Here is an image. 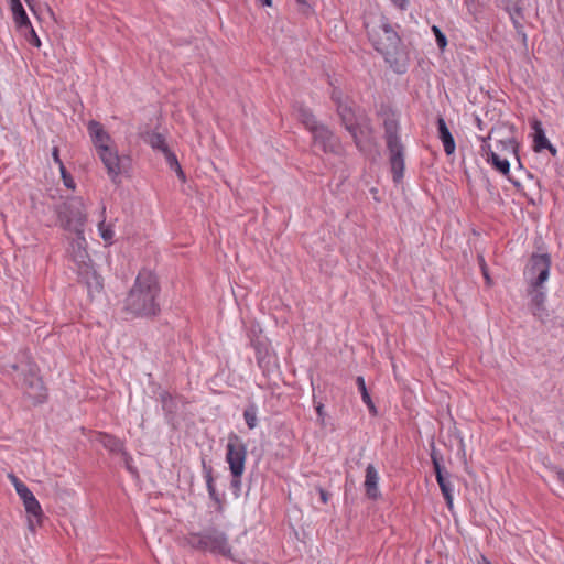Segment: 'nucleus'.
I'll list each match as a JSON object with an SVG mask.
<instances>
[{"mask_svg":"<svg viewBox=\"0 0 564 564\" xmlns=\"http://www.w3.org/2000/svg\"><path fill=\"white\" fill-rule=\"evenodd\" d=\"M332 100L335 102L336 108L339 104H346L349 101V99H343L341 91L338 89H334L332 93Z\"/></svg>","mask_w":564,"mask_h":564,"instance_id":"nucleus-41","label":"nucleus"},{"mask_svg":"<svg viewBox=\"0 0 564 564\" xmlns=\"http://www.w3.org/2000/svg\"><path fill=\"white\" fill-rule=\"evenodd\" d=\"M476 120H477V126L481 129L482 121L479 118H477Z\"/></svg>","mask_w":564,"mask_h":564,"instance_id":"nucleus-54","label":"nucleus"},{"mask_svg":"<svg viewBox=\"0 0 564 564\" xmlns=\"http://www.w3.org/2000/svg\"><path fill=\"white\" fill-rule=\"evenodd\" d=\"M87 242L84 236V231L79 234H75V238L70 241L69 252L74 262H76L80 268L87 265V261H90L89 254L87 252Z\"/></svg>","mask_w":564,"mask_h":564,"instance_id":"nucleus-18","label":"nucleus"},{"mask_svg":"<svg viewBox=\"0 0 564 564\" xmlns=\"http://www.w3.org/2000/svg\"><path fill=\"white\" fill-rule=\"evenodd\" d=\"M247 459V446L242 438L235 432L228 434L226 445V462L229 465L231 475L238 476L245 473V464Z\"/></svg>","mask_w":564,"mask_h":564,"instance_id":"nucleus-7","label":"nucleus"},{"mask_svg":"<svg viewBox=\"0 0 564 564\" xmlns=\"http://www.w3.org/2000/svg\"><path fill=\"white\" fill-rule=\"evenodd\" d=\"M391 2L400 10H405L409 6V0H391Z\"/></svg>","mask_w":564,"mask_h":564,"instance_id":"nucleus-44","label":"nucleus"},{"mask_svg":"<svg viewBox=\"0 0 564 564\" xmlns=\"http://www.w3.org/2000/svg\"><path fill=\"white\" fill-rule=\"evenodd\" d=\"M541 289L542 288H531L529 291L532 294L530 310L536 318L543 322L544 318L549 316V313L544 306L546 295Z\"/></svg>","mask_w":564,"mask_h":564,"instance_id":"nucleus-22","label":"nucleus"},{"mask_svg":"<svg viewBox=\"0 0 564 564\" xmlns=\"http://www.w3.org/2000/svg\"><path fill=\"white\" fill-rule=\"evenodd\" d=\"M356 384H357V388H358V390H359V392L361 394L362 401L364 402H368V401L370 402L371 397H370V394H369V392L367 390L366 382H365V379H364L362 376H358L356 378Z\"/></svg>","mask_w":564,"mask_h":564,"instance_id":"nucleus-33","label":"nucleus"},{"mask_svg":"<svg viewBox=\"0 0 564 564\" xmlns=\"http://www.w3.org/2000/svg\"><path fill=\"white\" fill-rule=\"evenodd\" d=\"M488 163L492 165L495 170L500 172L502 175L508 176L510 173V163L507 159H500V156L496 152H490L488 154Z\"/></svg>","mask_w":564,"mask_h":564,"instance_id":"nucleus-27","label":"nucleus"},{"mask_svg":"<svg viewBox=\"0 0 564 564\" xmlns=\"http://www.w3.org/2000/svg\"><path fill=\"white\" fill-rule=\"evenodd\" d=\"M163 155L165 158L166 163L172 170L180 165L175 153L172 152L170 149L165 150V152H163Z\"/></svg>","mask_w":564,"mask_h":564,"instance_id":"nucleus-36","label":"nucleus"},{"mask_svg":"<svg viewBox=\"0 0 564 564\" xmlns=\"http://www.w3.org/2000/svg\"><path fill=\"white\" fill-rule=\"evenodd\" d=\"M243 474H239L238 476L231 475L230 487L234 490L236 497H239L241 490V477Z\"/></svg>","mask_w":564,"mask_h":564,"instance_id":"nucleus-37","label":"nucleus"},{"mask_svg":"<svg viewBox=\"0 0 564 564\" xmlns=\"http://www.w3.org/2000/svg\"><path fill=\"white\" fill-rule=\"evenodd\" d=\"M61 174H62V178H63L64 185L67 188H74L75 187L74 180H73L70 173L67 172L65 166H64V171H61Z\"/></svg>","mask_w":564,"mask_h":564,"instance_id":"nucleus-39","label":"nucleus"},{"mask_svg":"<svg viewBox=\"0 0 564 564\" xmlns=\"http://www.w3.org/2000/svg\"><path fill=\"white\" fill-rule=\"evenodd\" d=\"M531 128L533 130V150L535 152H542L544 150H549L550 153L555 156L557 153L556 148L550 142V140L545 135V131L542 127L541 121L534 119L531 122Z\"/></svg>","mask_w":564,"mask_h":564,"instance_id":"nucleus-17","label":"nucleus"},{"mask_svg":"<svg viewBox=\"0 0 564 564\" xmlns=\"http://www.w3.org/2000/svg\"><path fill=\"white\" fill-rule=\"evenodd\" d=\"M436 127L438 139L442 141L444 147V152L446 155H452L455 152L456 143L452 132L446 124L445 119L442 116L437 117Z\"/></svg>","mask_w":564,"mask_h":564,"instance_id":"nucleus-20","label":"nucleus"},{"mask_svg":"<svg viewBox=\"0 0 564 564\" xmlns=\"http://www.w3.org/2000/svg\"><path fill=\"white\" fill-rule=\"evenodd\" d=\"M13 371H21L23 375L22 389L24 394L32 400L33 404L44 403L47 399V389L44 386L37 364L31 357L29 350L19 352L18 361L10 365Z\"/></svg>","mask_w":564,"mask_h":564,"instance_id":"nucleus-4","label":"nucleus"},{"mask_svg":"<svg viewBox=\"0 0 564 564\" xmlns=\"http://www.w3.org/2000/svg\"><path fill=\"white\" fill-rule=\"evenodd\" d=\"M510 19H511V21H512V24H513V26H514V29H516L517 33H519V34L521 33V34L523 35V39L525 40V34L523 33V25H522V23L520 22V20H521L522 18H510Z\"/></svg>","mask_w":564,"mask_h":564,"instance_id":"nucleus-43","label":"nucleus"},{"mask_svg":"<svg viewBox=\"0 0 564 564\" xmlns=\"http://www.w3.org/2000/svg\"><path fill=\"white\" fill-rule=\"evenodd\" d=\"M52 158L54 162L58 165L59 171H64V163L59 158V149L58 147H54L52 150Z\"/></svg>","mask_w":564,"mask_h":564,"instance_id":"nucleus-42","label":"nucleus"},{"mask_svg":"<svg viewBox=\"0 0 564 564\" xmlns=\"http://www.w3.org/2000/svg\"><path fill=\"white\" fill-rule=\"evenodd\" d=\"M317 490H318L322 502L327 503L328 499H329V494L322 487H318Z\"/></svg>","mask_w":564,"mask_h":564,"instance_id":"nucleus-45","label":"nucleus"},{"mask_svg":"<svg viewBox=\"0 0 564 564\" xmlns=\"http://www.w3.org/2000/svg\"><path fill=\"white\" fill-rule=\"evenodd\" d=\"M336 111L338 117L340 118L341 124L351 135L354 143L359 150H361L362 147L360 134H362V124L361 122H359L355 102L352 100H349L346 104H339Z\"/></svg>","mask_w":564,"mask_h":564,"instance_id":"nucleus-9","label":"nucleus"},{"mask_svg":"<svg viewBox=\"0 0 564 564\" xmlns=\"http://www.w3.org/2000/svg\"><path fill=\"white\" fill-rule=\"evenodd\" d=\"M87 129H88L89 135L91 138V142H93L94 147L96 148L97 152L99 150L105 151L106 148L111 147L110 145L111 137L104 129V126L100 122H98L96 120H90L88 122Z\"/></svg>","mask_w":564,"mask_h":564,"instance_id":"nucleus-16","label":"nucleus"},{"mask_svg":"<svg viewBox=\"0 0 564 564\" xmlns=\"http://www.w3.org/2000/svg\"><path fill=\"white\" fill-rule=\"evenodd\" d=\"M156 400L161 403L162 410L169 420H172L177 412V401L169 391L159 388Z\"/></svg>","mask_w":564,"mask_h":564,"instance_id":"nucleus-23","label":"nucleus"},{"mask_svg":"<svg viewBox=\"0 0 564 564\" xmlns=\"http://www.w3.org/2000/svg\"><path fill=\"white\" fill-rule=\"evenodd\" d=\"M365 404L367 405L369 412L372 414V415H376L377 414V408L372 401V399H370V402H365Z\"/></svg>","mask_w":564,"mask_h":564,"instance_id":"nucleus-48","label":"nucleus"},{"mask_svg":"<svg viewBox=\"0 0 564 564\" xmlns=\"http://www.w3.org/2000/svg\"><path fill=\"white\" fill-rule=\"evenodd\" d=\"M251 345L256 350V359H257L258 366L261 368L262 361L264 359L263 345L260 341H254L253 339L251 340Z\"/></svg>","mask_w":564,"mask_h":564,"instance_id":"nucleus-35","label":"nucleus"},{"mask_svg":"<svg viewBox=\"0 0 564 564\" xmlns=\"http://www.w3.org/2000/svg\"><path fill=\"white\" fill-rule=\"evenodd\" d=\"M29 30V34L26 35V39L29 41V43L35 47H40L41 46V40L40 37L37 36L36 32L34 31V29L31 26V28H26Z\"/></svg>","mask_w":564,"mask_h":564,"instance_id":"nucleus-38","label":"nucleus"},{"mask_svg":"<svg viewBox=\"0 0 564 564\" xmlns=\"http://www.w3.org/2000/svg\"><path fill=\"white\" fill-rule=\"evenodd\" d=\"M377 117L382 120L392 181L394 184H400L404 177L405 147L401 141L399 115L390 105L381 104L377 110Z\"/></svg>","mask_w":564,"mask_h":564,"instance_id":"nucleus-3","label":"nucleus"},{"mask_svg":"<svg viewBox=\"0 0 564 564\" xmlns=\"http://www.w3.org/2000/svg\"><path fill=\"white\" fill-rule=\"evenodd\" d=\"M431 460L433 464V469L435 473L436 481L440 486L442 495L445 499L447 508L451 510L453 508V486L449 481L451 474L445 469L442 465L443 456L438 451H436L434 444L432 443L431 451Z\"/></svg>","mask_w":564,"mask_h":564,"instance_id":"nucleus-10","label":"nucleus"},{"mask_svg":"<svg viewBox=\"0 0 564 564\" xmlns=\"http://www.w3.org/2000/svg\"><path fill=\"white\" fill-rule=\"evenodd\" d=\"M97 154L105 165L111 181L115 184H119L121 174V159L118 154V151L115 148L109 147L106 148L105 151L99 150Z\"/></svg>","mask_w":564,"mask_h":564,"instance_id":"nucleus-13","label":"nucleus"},{"mask_svg":"<svg viewBox=\"0 0 564 564\" xmlns=\"http://www.w3.org/2000/svg\"><path fill=\"white\" fill-rule=\"evenodd\" d=\"M553 470L555 471L557 480L564 486V470L558 467H554Z\"/></svg>","mask_w":564,"mask_h":564,"instance_id":"nucleus-47","label":"nucleus"},{"mask_svg":"<svg viewBox=\"0 0 564 564\" xmlns=\"http://www.w3.org/2000/svg\"><path fill=\"white\" fill-rule=\"evenodd\" d=\"M431 30L435 36V41L438 48L441 51H444L445 47L447 46V37L445 33L437 25H433Z\"/></svg>","mask_w":564,"mask_h":564,"instance_id":"nucleus-29","label":"nucleus"},{"mask_svg":"<svg viewBox=\"0 0 564 564\" xmlns=\"http://www.w3.org/2000/svg\"><path fill=\"white\" fill-rule=\"evenodd\" d=\"M518 2L512 3L511 6L506 4L505 9L509 13L510 18H523V8Z\"/></svg>","mask_w":564,"mask_h":564,"instance_id":"nucleus-34","label":"nucleus"},{"mask_svg":"<svg viewBox=\"0 0 564 564\" xmlns=\"http://www.w3.org/2000/svg\"><path fill=\"white\" fill-rule=\"evenodd\" d=\"M492 132H494V130H491V131L489 132L488 137H486V138H482V139H481V140H482V144H481L480 149H481V152H482L486 156H488V154H489L490 152H494V151L491 150L490 144L487 142V140L491 139V134H492ZM486 159L488 160V158H486Z\"/></svg>","mask_w":564,"mask_h":564,"instance_id":"nucleus-40","label":"nucleus"},{"mask_svg":"<svg viewBox=\"0 0 564 564\" xmlns=\"http://www.w3.org/2000/svg\"><path fill=\"white\" fill-rule=\"evenodd\" d=\"M130 462H131V460H128V462H127V460H124V463H126V467H127V469H128L130 473L134 474V473H137V469H135V468H133V467L130 465Z\"/></svg>","mask_w":564,"mask_h":564,"instance_id":"nucleus-51","label":"nucleus"},{"mask_svg":"<svg viewBox=\"0 0 564 564\" xmlns=\"http://www.w3.org/2000/svg\"><path fill=\"white\" fill-rule=\"evenodd\" d=\"M187 545L194 550L231 556V547L226 533L216 527H208L200 532H191L185 538Z\"/></svg>","mask_w":564,"mask_h":564,"instance_id":"nucleus-5","label":"nucleus"},{"mask_svg":"<svg viewBox=\"0 0 564 564\" xmlns=\"http://www.w3.org/2000/svg\"><path fill=\"white\" fill-rule=\"evenodd\" d=\"M296 111L297 119L310 132L314 131L315 128L322 124L317 121L316 117L314 116L313 111L310 108L300 105Z\"/></svg>","mask_w":564,"mask_h":564,"instance_id":"nucleus-25","label":"nucleus"},{"mask_svg":"<svg viewBox=\"0 0 564 564\" xmlns=\"http://www.w3.org/2000/svg\"><path fill=\"white\" fill-rule=\"evenodd\" d=\"M99 442L109 452L121 454L123 460H132L131 455L124 449L123 442L117 436L107 433H100Z\"/></svg>","mask_w":564,"mask_h":564,"instance_id":"nucleus-21","label":"nucleus"},{"mask_svg":"<svg viewBox=\"0 0 564 564\" xmlns=\"http://www.w3.org/2000/svg\"><path fill=\"white\" fill-rule=\"evenodd\" d=\"M55 210L64 230L79 235L84 231L86 214L80 198L72 197L57 205Z\"/></svg>","mask_w":564,"mask_h":564,"instance_id":"nucleus-6","label":"nucleus"},{"mask_svg":"<svg viewBox=\"0 0 564 564\" xmlns=\"http://www.w3.org/2000/svg\"><path fill=\"white\" fill-rule=\"evenodd\" d=\"M79 281L84 282L88 295L93 299L95 294H100L104 289V279L93 268L85 265L79 269Z\"/></svg>","mask_w":564,"mask_h":564,"instance_id":"nucleus-15","label":"nucleus"},{"mask_svg":"<svg viewBox=\"0 0 564 564\" xmlns=\"http://www.w3.org/2000/svg\"><path fill=\"white\" fill-rule=\"evenodd\" d=\"M499 144L501 145V149L502 150H508L510 149L512 151V153L517 156L518 161L520 162V159L518 156V148H519V144L518 142L516 141L514 138H508L506 140H500L499 141Z\"/></svg>","mask_w":564,"mask_h":564,"instance_id":"nucleus-31","label":"nucleus"},{"mask_svg":"<svg viewBox=\"0 0 564 564\" xmlns=\"http://www.w3.org/2000/svg\"><path fill=\"white\" fill-rule=\"evenodd\" d=\"M367 34L373 48L383 56L395 73L406 72L408 53L399 33L387 17L382 15L377 26L367 29Z\"/></svg>","mask_w":564,"mask_h":564,"instance_id":"nucleus-2","label":"nucleus"},{"mask_svg":"<svg viewBox=\"0 0 564 564\" xmlns=\"http://www.w3.org/2000/svg\"><path fill=\"white\" fill-rule=\"evenodd\" d=\"M295 1L300 6L302 12L306 13L311 10V7L307 3V0H295Z\"/></svg>","mask_w":564,"mask_h":564,"instance_id":"nucleus-46","label":"nucleus"},{"mask_svg":"<svg viewBox=\"0 0 564 564\" xmlns=\"http://www.w3.org/2000/svg\"><path fill=\"white\" fill-rule=\"evenodd\" d=\"M98 227H99L101 238L107 242L111 241L115 236L111 225H106L105 220H102L99 223Z\"/></svg>","mask_w":564,"mask_h":564,"instance_id":"nucleus-32","label":"nucleus"},{"mask_svg":"<svg viewBox=\"0 0 564 564\" xmlns=\"http://www.w3.org/2000/svg\"><path fill=\"white\" fill-rule=\"evenodd\" d=\"M313 402L316 410L317 419L321 421V424L324 425V420L326 416L324 403L317 400V395L315 393V388L313 387Z\"/></svg>","mask_w":564,"mask_h":564,"instance_id":"nucleus-30","label":"nucleus"},{"mask_svg":"<svg viewBox=\"0 0 564 564\" xmlns=\"http://www.w3.org/2000/svg\"><path fill=\"white\" fill-rule=\"evenodd\" d=\"M9 479L14 486L17 494L22 499L25 511L30 517H33L37 524L41 525L42 520L44 518V513L39 500L35 498L33 492L28 488V486L22 482L14 474H9ZM29 528L34 531L33 520L29 518Z\"/></svg>","mask_w":564,"mask_h":564,"instance_id":"nucleus-8","label":"nucleus"},{"mask_svg":"<svg viewBox=\"0 0 564 564\" xmlns=\"http://www.w3.org/2000/svg\"><path fill=\"white\" fill-rule=\"evenodd\" d=\"M479 564H491V562L485 556H481V562Z\"/></svg>","mask_w":564,"mask_h":564,"instance_id":"nucleus-53","label":"nucleus"},{"mask_svg":"<svg viewBox=\"0 0 564 564\" xmlns=\"http://www.w3.org/2000/svg\"><path fill=\"white\" fill-rule=\"evenodd\" d=\"M11 11L18 28H31V21L20 0H10Z\"/></svg>","mask_w":564,"mask_h":564,"instance_id":"nucleus-24","label":"nucleus"},{"mask_svg":"<svg viewBox=\"0 0 564 564\" xmlns=\"http://www.w3.org/2000/svg\"><path fill=\"white\" fill-rule=\"evenodd\" d=\"M379 482V475L376 469V467L372 464H369L366 468V476H365V492L368 499L370 500H378L381 497V494L379 491L378 487Z\"/></svg>","mask_w":564,"mask_h":564,"instance_id":"nucleus-19","label":"nucleus"},{"mask_svg":"<svg viewBox=\"0 0 564 564\" xmlns=\"http://www.w3.org/2000/svg\"><path fill=\"white\" fill-rule=\"evenodd\" d=\"M313 143L324 153H339L340 140L327 126L321 124L311 132Z\"/></svg>","mask_w":564,"mask_h":564,"instance_id":"nucleus-12","label":"nucleus"},{"mask_svg":"<svg viewBox=\"0 0 564 564\" xmlns=\"http://www.w3.org/2000/svg\"><path fill=\"white\" fill-rule=\"evenodd\" d=\"M202 467H203L204 479L206 481V487H207L209 498L216 505V511L218 513H223L224 508H225V502H226L225 494H219L217 491L216 486H215V479L213 476V471H214L213 467L210 465H208L205 462V459H203V462H202Z\"/></svg>","mask_w":564,"mask_h":564,"instance_id":"nucleus-14","label":"nucleus"},{"mask_svg":"<svg viewBox=\"0 0 564 564\" xmlns=\"http://www.w3.org/2000/svg\"><path fill=\"white\" fill-rule=\"evenodd\" d=\"M173 170L176 172L177 176H178L182 181H185V173L183 172L181 164H180V165H177V166H176L175 169H173Z\"/></svg>","mask_w":564,"mask_h":564,"instance_id":"nucleus-49","label":"nucleus"},{"mask_svg":"<svg viewBox=\"0 0 564 564\" xmlns=\"http://www.w3.org/2000/svg\"><path fill=\"white\" fill-rule=\"evenodd\" d=\"M262 6L264 7H271L272 6V0H260Z\"/></svg>","mask_w":564,"mask_h":564,"instance_id":"nucleus-52","label":"nucleus"},{"mask_svg":"<svg viewBox=\"0 0 564 564\" xmlns=\"http://www.w3.org/2000/svg\"><path fill=\"white\" fill-rule=\"evenodd\" d=\"M160 294L158 275L143 268L123 300L122 312L130 318H154L161 313Z\"/></svg>","mask_w":564,"mask_h":564,"instance_id":"nucleus-1","label":"nucleus"},{"mask_svg":"<svg viewBox=\"0 0 564 564\" xmlns=\"http://www.w3.org/2000/svg\"><path fill=\"white\" fill-rule=\"evenodd\" d=\"M551 257L549 253H533L528 265V271L531 275L530 288H542L543 283L549 279Z\"/></svg>","mask_w":564,"mask_h":564,"instance_id":"nucleus-11","label":"nucleus"},{"mask_svg":"<svg viewBox=\"0 0 564 564\" xmlns=\"http://www.w3.org/2000/svg\"><path fill=\"white\" fill-rule=\"evenodd\" d=\"M144 141L153 149L161 151L162 153L169 149L165 138L159 132H148L144 137Z\"/></svg>","mask_w":564,"mask_h":564,"instance_id":"nucleus-26","label":"nucleus"},{"mask_svg":"<svg viewBox=\"0 0 564 564\" xmlns=\"http://www.w3.org/2000/svg\"><path fill=\"white\" fill-rule=\"evenodd\" d=\"M257 413H258V406L253 402L249 403L246 406V409L243 410V419H245L247 426L250 430H253L257 426V423H258Z\"/></svg>","mask_w":564,"mask_h":564,"instance_id":"nucleus-28","label":"nucleus"},{"mask_svg":"<svg viewBox=\"0 0 564 564\" xmlns=\"http://www.w3.org/2000/svg\"><path fill=\"white\" fill-rule=\"evenodd\" d=\"M28 4V7L30 8V10L33 12V13H36L35 11V0H24Z\"/></svg>","mask_w":564,"mask_h":564,"instance_id":"nucleus-50","label":"nucleus"}]
</instances>
